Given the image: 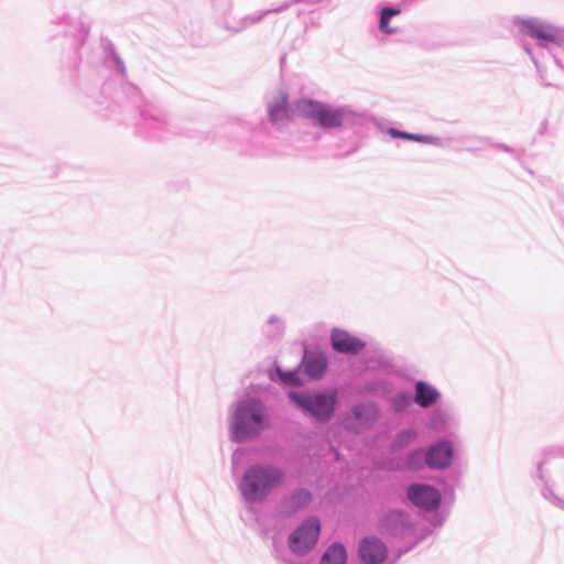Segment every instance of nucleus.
<instances>
[{
  "instance_id": "0eeeda50",
  "label": "nucleus",
  "mask_w": 564,
  "mask_h": 564,
  "mask_svg": "<svg viewBox=\"0 0 564 564\" xmlns=\"http://www.w3.org/2000/svg\"><path fill=\"white\" fill-rule=\"evenodd\" d=\"M521 30L533 39L550 43H558L563 36L560 28L536 20L522 21Z\"/></svg>"
},
{
  "instance_id": "20e7f679",
  "label": "nucleus",
  "mask_w": 564,
  "mask_h": 564,
  "mask_svg": "<svg viewBox=\"0 0 564 564\" xmlns=\"http://www.w3.org/2000/svg\"><path fill=\"white\" fill-rule=\"evenodd\" d=\"M290 398L304 410L310 412L317 420H327L335 405V394H317L314 397H301L296 393H290Z\"/></svg>"
},
{
  "instance_id": "423d86ee",
  "label": "nucleus",
  "mask_w": 564,
  "mask_h": 564,
  "mask_svg": "<svg viewBox=\"0 0 564 564\" xmlns=\"http://www.w3.org/2000/svg\"><path fill=\"white\" fill-rule=\"evenodd\" d=\"M358 556L362 564H382L388 557V549L378 538L368 536L359 542Z\"/></svg>"
},
{
  "instance_id": "39448f33",
  "label": "nucleus",
  "mask_w": 564,
  "mask_h": 564,
  "mask_svg": "<svg viewBox=\"0 0 564 564\" xmlns=\"http://www.w3.org/2000/svg\"><path fill=\"white\" fill-rule=\"evenodd\" d=\"M321 524L317 519H308L290 536V546L296 553H305L317 542Z\"/></svg>"
},
{
  "instance_id": "1a4fd4ad",
  "label": "nucleus",
  "mask_w": 564,
  "mask_h": 564,
  "mask_svg": "<svg viewBox=\"0 0 564 564\" xmlns=\"http://www.w3.org/2000/svg\"><path fill=\"white\" fill-rule=\"evenodd\" d=\"M330 339L333 348L341 354H357L365 347L361 339L341 329H334Z\"/></svg>"
},
{
  "instance_id": "f3484780",
  "label": "nucleus",
  "mask_w": 564,
  "mask_h": 564,
  "mask_svg": "<svg viewBox=\"0 0 564 564\" xmlns=\"http://www.w3.org/2000/svg\"><path fill=\"white\" fill-rule=\"evenodd\" d=\"M389 134L393 138H402V139H406V140L421 142V143H432L433 142L432 137L408 133V132H403V131H400V130L393 129V128H391L389 130Z\"/></svg>"
},
{
  "instance_id": "2eb2a0df",
  "label": "nucleus",
  "mask_w": 564,
  "mask_h": 564,
  "mask_svg": "<svg viewBox=\"0 0 564 564\" xmlns=\"http://www.w3.org/2000/svg\"><path fill=\"white\" fill-rule=\"evenodd\" d=\"M311 500V495L306 490H300L295 492L289 500H288V510L295 511L296 509L305 506Z\"/></svg>"
},
{
  "instance_id": "ddd939ff",
  "label": "nucleus",
  "mask_w": 564,
  "mask_h": 564,
  "mask_svg": "<svg viewBox=\"0 0 564 564\" xmlns=\"http://www.w3.org/2000/svg\"><path fill=\"white\" fill-rule=\"evenodd\" d=\"M327 361L324 356L308 357L304 362L305 373L313 378H319L326 370Z\"/></svg>"
},
{
  "instance_id": "9b49d317",
  "label": "nucleus",
  "mask_w": 564,
  "mask_h": 564,
  "mask_svg": "<svg viewBox=\"0 0 564 564\" xmlns=\"http://www.w3.org/2000/svg\"><path fill=\"white\" fill-rule=\"evenodd\" d=\"M269 115L274 123L291 119L290 110L288 108V95L284 91H279L274 96L273 101L269 107Z\"/></svg>"
},
{
  "instance_id": "4468645a",
  "label": "nucleus",
  "mask_w": 564,
  "mask_h": 564,
  "mask_svg": "<svg viewBox=\"0 0 564 564\" xmlns=\"http://www.w3.org/2000/svg\"><path fill=\"white\" fill-rule=\"evenodd\" d=\"M347 553L341 544L330 545L324 553L321 564H346Z\"/></svg>"
},
{
  "instance_id": "f8f14e48",
  "label": "nucleus",
  "mask_w": 564,
  "mask_h": 564,
  "mask_svg": "<svg viewBox=\"0 0 564 564\" xmlns=\"http://www.w3.org/2000/svg\"><path fill=\"white\" fill-rule=\"evenodd\" d=\"M438 398V392L433 387L419 381L415 389V402L423 408L432 405Z\"/></svg>"
},
{
  "instance_id": "9d476101",
  "label": "nucleus",
  "mask_w": 564,
  "mask_h": 564,
  "mask_svg": "<svg viewBox=\"0 0 564 564\" xmlns=\"http://www.w3.org/2000/svg\"><path fill=\"white\" fill-rule=\"evenodd\" d=\"M453 456V447L448 442H440L433 445L425 454V462L431 468H444L449 465Z\"/></svg>"
},
{
  "instance_id": "dca6fc26",
  "label": "nucleus",
  "mask_w": 564,
  "mask_h": 564,
  "mask_svg": "<svg viewBox=\"0 0 564 564\" xmlns=\"http://www.w3.org/2000/svg\"><path fill=\"white\" fill-rule=\"evenodd\" d=\"M398 14H400L399 9L383 8L381 10V15H380V24H379L380 30L388 34L393 33L395 31V29L389 26V21L392 17H395Z\"/></svg>"
},
{
  "instance_id": "7ed1b4c3",
  "label": "nucleus",
  "mask_w": 564,
  "mask_h": 564,
  "mask_svg": "<svg viewBox=\"0 0 564 564\" xmlns=\"http://www.w3.org/2000/svg\"><path fill=\"white\" fill-rule=\"evenodd\" d=\"M263 408L254 400L242 402L236 412L234 429L237 437H250L263 427Z\"/></svg>"
},
{
  "instance_id": "f03ea898",
  "label": "nucleus",
  "mask_w": 564,
  "mask_h": 564,
  "mask_svg": "<svg viewBox=\"0 0 564 564\" xmlns=\"http://www.w3.org/2000/svg\"><path fill=\"white\" fill-rule=\"evenodd\" d=\"M294 111L297 116L312 120L315 124L324 129H336L343 126L345 120V110L329 105L302 99L295 102Z\"/></svg>"
},
{
  "instance_id": "6ab92c4d",
  "label": "nucleus",
  "mask_w": 564,
  "mask_h": 564,
  "mask_svg": "<svg viewBox=\"0 0 564 564\" xmlns=\"http://www.w3.org/2000/svg\"><path fill=\"white\" fill-rule=\"evenodd\" d=\"M405 436L410 440V438H412V437H413V434H412L411 432H408V433L405 434Z\"/></svg>"
},
{
  "instance_id": "f257e3e1",
  "label": "nucleus",
  "mask_w": 564,
  "mask_h": 564,
  "mask_svg": "<svg viewBox=\"0 0 564 564\" xmlns=\"http://www.w3.org/2000/svg\"><path fill=\"white\" fill-rule=\"evenodd\" d=\"M282 481V473L273 467H253L246 474L241 489L248 500H262Z\"/></svg>"
},
{
  "instance_id": "a211bd4d",
  "label": "nucleus",
  "mask_w": 564,
  "mask_h": 564,
  "mask_svg": "<svg viewBox=\"0 0 564 564\" xmlns=\"http://www.w3.org/2000/svg\"><path fill=\"white\" fill-rule=\"evenodd\" d=\"M279 377L282 382L290 386H301L302 381L299 379L297 375L294 372H282L278 369Z\"/></svg>"
},
{
  "instance_id": "6e6552de",
  "label": "nucleus",
  "mask_w": 564,
  "mask_h": 564,
  "mask_svg": "<svg viewBox=\"0 0 564 564\" xmlns=\"http://www.w3.org/2000/svg\"><path fill=\"white\" fill-rule=\"evenodd\" d=\"M408 497L415 506L426 510L436 509L441 501V495L435 488L422 484L410 486Z\"/></svg>"
}]
</instances>
